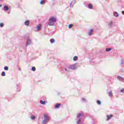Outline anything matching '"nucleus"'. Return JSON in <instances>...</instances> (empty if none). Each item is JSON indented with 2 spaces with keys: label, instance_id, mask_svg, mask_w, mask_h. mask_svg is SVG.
Masks as SVG:
<instances>
[{
  "label": "nucleus",
  "instance_id": "1",
  "mask_svg": "<svg viewBox=\"0 0 124 124\" xmlns=\"http://www.w3.org/2000/svg\"><path fill=\"white\" fill-rule=\"evenodd\" d=\"M44 119L42 122V124H46V123H48V122H49L50 117H49V116H48L47 114H44Z\"/></svg>",
  "mask_w": 124,
  "mask_h": 124
},
{
  "label": "nucleus",
  "instance_id": "2",
  "mask_svg": "<svg viewBox=\"0 0 124 124\" xmlns=\"http://www.w3.org/2000/svg\"><path fill=\"white\" fill-rule=\"evenodd\" d=\"M83 115L84 114H83V113H78V116H77L78 120L77 121V124H80V122H81V117H82Z\"/></svg>",
  "mask_w": 124,
  "mask_h": 124
},
{
  "label": "nucleus",
  "instance_id": "3",
  "mask_svg": "<svg viewBox=\"0 0 124 124\" xmlns=\"http://www.w3.org/2000/svg\"><path fill=\"white\" fill-rule=\"evenodd\" d=\"M49 22H52L53 23H56L57 22V19L56 18L54 17H52L50 18H49Z\"/></svg>",
  "mask_w": 124,
  "mask_h": 124
},
{
  "label": "nucleus",
  "instance_id": "4",
  "mask_svg": "<svg viewBox=\"0 0 124 124\" xmlns=\"http://www.w3.org/2000/svg\"><path fill=\"white\" fill-rule=\"evenodd\" d=\"M31 40L30 38H27V42L26 43L27 46H29V45H31Z\"/></svg>",
  "mask_w": 124,
  "mask_h": 124
},
{
  "label": "nucleus",
  "instance_id": "5",
  "mask_svg": "<svg viewBox=\"0 0 124 124\" xmlns=\"http://www.w3.org/2000/svg\"><path fill=\"white\" fill-rule=\"evenodd\" d=\"M40 29H41V24H39L37 26V30L36 31H39Z\"/></svg>",
  "mask_w": 124,
  "mask_h": 124
},
{
  "label": "nucleus",
  "instance_id": "6",
  "mask_svg": "<svg viewBox=\"0 0 124 124\" xmlns=\"http://www.w3.org/2000/svg\"><path fill=\"white\" fill-rule=\"evenodd\" d=\"M69 68L70 69H76V66L75 65H72L69 67Z\"/></svg>",
  "mask_w": 124,
  "mask_h": 124
},
{
  "label": "nucleus",
  "instance_id": "7",
  "mask_svg": "<svg viewBox=\"0 0 124 124\" xmlns=\"http://www.w3.org/2000/svg\"><path fill=\"white\" fill-rule=\"evenodd\" d=\"M112 117H113V115L112 114L109 115H107V121H109V120H110V119H111Z\"/></svg>",
  "mask_w": 124,
  "mask_h": 124
},
{
  "label": "nucleus",
  "instance_id": "8",
  "mask_svg": "<svg viewBox=\"0 0 124 124\" xmlns=\"http://www.w3.org/2000/svg\"><path fill=\"white\" fill-rule=\"evenodd\" d=\"M3 8H4V10H5V11H7L9 10V7H8V6H4Z\"/></svg>",
  "mask_w": 124,
  "mask_h": 124
},
{
  "label": "nucleus",
  "instance_id": "9",
  "mask_svg": "<svg viewBox=\"0 0 124 124\" xmlns=\"http://www.w3.org/2000/svg\"><path fill=\"white\" fill-rule=\"evenodd\" d=\"M25 26H29L30 25V21L27 20L24 22Z\"/></svg>",
  "mask_w": 124,
  "mask_h": 124
},
{
  "label": "nucleus",
  "instance_id": "10",
  "mask_svg": "<svg viewBox=\"0 0 124 124\" xmlns=\"http://www.w3.org/2000/svg\"><path fill=\"white\" fill-rule=\"evenodd\" d=\"M117 78L119 80H120V81H124V78L118 76Z\"/></svg>",
  "mask_w": 124,
  "mask_h": 124
},
{
  "label": "nucleus",
  "instance_id": "11",
  "mask_svg": "<svg viewBox=\"0 0 124 124\" xmlns=\"http://www.w3.org/2000/svg\"><path fill=\"white\" fill-rule=\"evenodd\" d=\"M93 29H91L89 32V35L90 36H91V35H92V34H93Z\"/></svg>",
  "mask_w": 124,
  "mask_h": 124
},
{
  "label": "nucleus",
  "instance_id": "12",
  "mask_svg": "<svg viewBox=\"0 0 124 124\" xmlns=\"http://www.w3.org/2000/svg\"><path fill=\"white\" fill-rule=\"evenodd\" d=\"M48 25L49 26H55V23H54V22H49V23H48Z\"/></svg>",
  "mask_w": 124,
  "mask_h": 124
},
{
  "label": "nucleus",
  "instance_id": "13",
  "mask_svg": "<svg viewBox=\"0 0 124 124\" xmlns=\"http://www.w3.org/2000/svg\"><path fill=\"white\" fill-rule=\"evenodd\" d=\"M40 102L41 104H42L43 105H45V104H46V102L43 100H41Z\"/></svg>",
  "mask_w": 124,
  "mask_h": 124
},
{
  "label": "nucleus",
  "instance_id": "14",
  "mask_svg": "<svg viewBox=\"0 0 124 124\" xmlns=\"http://www.w3.org/2000/svg\"><path fill=\"white\" fill-rule=\"evenodd\" d=\"M108 95L109 96H113V93H112V91H110L108 93Z\"/></svg>",
  "mask_w": 124,
  "mask_h": 124
},
{
  "label": "nucleus",
  "instance_id": "15",
  "mask_svg": "<svg viewBox=\"0 0 124 124\" xmlns=\"http://www.w3.org/2000/svg\"><path fill=\"white\" fill-rule=\"evenodd\" d=\"M114 15L115 17H118L119 16V14L118 13L114 12Z\"/></svg>",
  "mask_w": 124,
  "mask_h": 124
},
{
  "label": "nucleus",
  "instance_id": "16",
  "mask_svg": "<svg viewBox=\"0 0 124 124\" xmlns=\"http://www.w3.org/2000/svg\"><path fill=\"white\" fill-rule=\"evenodd\" d=\"M61 106V104H57L55 106V108H60V107Z\"/></svg>",
  "mask_w": 124,
  "mask_h": 124
},
{
  "label": "nucleus",
  "instance_id": "17",
  "mask_svg": "<svg viewBox=\"0 0 124 124\" xmlns=\"http://www.w3.org/2000/svg\"><path fill=\"white\" fill-rule=\"evenodd\" d=\"M40 4H45V0H42L40 2Z\"/></svg>",
  "mask_w": 124,
  "mask_h": 124
},
{
  "label": "nucleus",
  "instance_id": "18",
  "mask_svg": "<svg viewBox=\"0 0 124 124\" xmlns=\"http://www.w3.org/2000/svg\"><path fill=\"white\" fill-rule=\"evenodd\" d=\"M50 43L52 44L55 43V39H50Z\"/></svg>",
  "mask_w": 124,
  "mask_h": 124
},
{
  "label": "nucleus",
  "instance_id": "19",
  "mask_svg": "<svg viewBox=\"0 0 124 124\" xmlns=\"http://www.w3.org/2000/svg\"><path fill=\"white\" fill-rule=\"evenodd\" d=\"M75 2H76V1H75V0H74L73 1H72V2H71V3L70 4V6H71V4H75Z\"/></svg>",
  "mask_w": 124,
  "mask_h": 124
},
{
  "label": "nucleus",
  "instance_id": "20",
  "mask_svg": "<svg viewBox=\"0 0 124 124\" xmlns=\"http://www.w3.org/2000/svg\"><path fill=\"white\" fill-rule=\"evenodd\" d=\"M88 7L89 8H90V9H93V5H92V4H89L88 5Z\"/></svg>",
  "mask_w": 124,
  "mask_h": 124
},
{
  "label": "nucleus",
  "instance_id": "21",
  "mask_svg": "<svg viewBox=\"0 0 124 124\" xmlns=\"http://www.w3.org/2000/svg\"><path fill=\"white\" fill-rule=\"evenodd\" d=\"M112 50V48H107L106 49V52H109V51H111Z\"/></svg>",
  "mask_w": 124,
  "mask_h": 124
},
{
  "label": "nucleus",
  "instance_id": "22",
  "mask_svg": "<svg viewBox=\"0 0 124 124\" xmlns=\"http://www.w3.org/2000/svg\"><path fill=\"white\" fill-rule=\"evenodd\" d=\"M77 59H78V57L77 56L74 57L73 60V61H77Z\"/></svg>",
  "mask_w": 124,
  "mask_h": 124
},
{
  "label": "nucleus",
  "instance_id": "23",
  "mask_svg": "<svg viewBox=\"0 0 124 124\" xmlns=\"http://www.w3.org/2000/svg\"><path fill=\"white\" fill-rule=\"evenodd\" d=\"M112 26H113V23L112 22H110L109 23H108V27H112Z\"/></svg>",
  "mask_w": 124,
  "mask_h": 124
},
{
  "label": "nucleus",
  "instance_id": "24",
  "mask_svg": "<svg viewBox=\"0 0 124 124\" xmlns=\"http://www.w3.org/2000/svg\"><path fill=\"white\" fill-rule=\"evenodd\" d=\"M72 27H73V25H72V24H70V25H69V26H68V28H69V29H71V28H72Z\"/></svg>",
  "mask_w": 124,
  "mask_h": 124
},
{
  "label": "nucleus",
  "instance_id": "25",
  "mask_svg": "<svg viewBox=\"0 0 124 124\" xmlns=\"http://www.w3.org/2000/svg\"><path fill=\"white\" fill-rule=\"evenodd\" d=\"M97 104H98L99 105H100V104H101V102L100 100H98L97 101Z\"/></svg>",
  "mask_w": 124,
  "mask_h": 124
},
{
  "label": "nucleus",
  "instance_id": "26",
  "mask_svg": "<svg viewBox=\"0 0 124 124\" xmlns=\"http://www.w3.org/2000/svg\"><path fill=\"white\" fill-rule=\"evenodd\" d=\"M31 120H34L35 119V116L32 115L31 117Z\"/></svg>",
  "mask_w": 124,
  "mask_h": 124
},
{
  "label": "nucleus",
  "instance_id": "27",
  "mask_svg": "<svg viewBox=\"0 0 124 124\" xmlns=\"http://www.w3.org/2000/svg\"><path fill=\"white\" fill-rule=\"evenodd\" d=\"M4 69L5 70H8V67L5 66Z\"/></svg>",
  "mask_w": 124,
  "mask_h": 124
},
{
  "label": "nucleus",
  "instance_id": "28",
  "mask_svg": "<svg viewBox=\"0 0 124 124\" xmlns=\"http://www.w3.org/2000/svg\"><path fill=\"white\" fill-rule=\"evenodd\" d=\"M32 71H35V70H36L35 67H32Z\"/></svg>",
  "mask_w": 124,
  "mask_h": 124
},
{
  "label": "nucleus",
  "instance_id": "29",
  "mask_svg": "<svg viewBox=\"0 0 124 124\" xmlns=\"http://www.w3.org/2000/svg\"><path fill=\"white\" fill-rule=\"evenodd\" d=\"M2 76H5V72H2Z\"/></svg>",
  "mask_w": 124,
  "mask_h": 124
},
{
  "label": "nucleus",
  "instance_id": "30",
  "mask_svg": "<svg viewBox=\"0 0 124 124\" xmlns=\"http://www.w3.org/2000/svg\"><path fill=\"white\" fill-rule=\"evenodd\" d=\"M120 93H124V88H122V90H121Z\"/></svg>",
  "mask_w": 124,
  "mask_h": 124
},
{
  "label": "nucleus",
  "instance_id": "31",
  "mask_svg": "<svg viewBox=\"0 0 124 124\" xmlns=\"http://www.w3.org/2000/svg\"><path fill=\"white\" fill-rule=\"evenodd\" d=\"M4 25H3V23H1L0 24V27L1 28H2V27H3Z\"/></svg>",
  "mask_w": 124,
  "mask_h": 124
},
{
  "label": "nucleus",
  "instance_id": "32",
  "mask_svg": "<svg viewBox=\"0 0 124 124\" xmlns=\"http://www.w3.org/2000/svg\"><path fill=\"white\" fill-rule=\"evenodd\" d=\"M82 101H86V99L84 98H82Z\"/></svg>",
  "mask_w": 124,
  "mask_h": 124
},
{
  "label": "nucleus",
  "instance_id": "33",
  "mask_svg": "<svg viewBox=\"0 0 124 124\" xmlns=\"http://www.w3.org/2000/svg\"><path fill=\"white\" fill-rule=\"evenodd\" d=\"M124 63V62L123 61H121V64H123Z\"/></svg>",
  "mask_w": 124,
  "mask_h": 124
},
{
  "label": "nucleus",
  "instance_id": "34",
  "mask_svg": "<svg viewBox=\"0 0 124 124\" xmlns=\"http://www.w3.org/2000/svg\"><path fill=\"white\" fill-rule=\"evenodd\" d=\"M122 14H123V15H124V11H122Z\"/></svg>",
  "mask_w": 124,
  "mask_h": 124
},
{
  "label": "nucleus",
  "instance_id": "35",
  "mask_svg": "<svg viewBox=\"0 0 124 124\" xmlns=\"http://www.w3.org/2000/svg\"><path fill=\"white\" fill-rule=\"evenodd\" d=\"M65 70L66 71H67V69H65Z\"/></svg>",
  "mask_w": 124,
  "mask_h": 124
},
{
  "label": "nucleus",
  "instance_id": "36",
  "mask_svg": "<svg viewBox=\"0 0 124 124\" xmlns=\"http://www.w3.org/2000/svg\"><path fill=\"white\" fill-rule=\"evenodd\" d=\"M1 6V5H0V7Z\"/></svg>",
  "mask_w": 124,
  "mask_h": 124
}]
</instances>
